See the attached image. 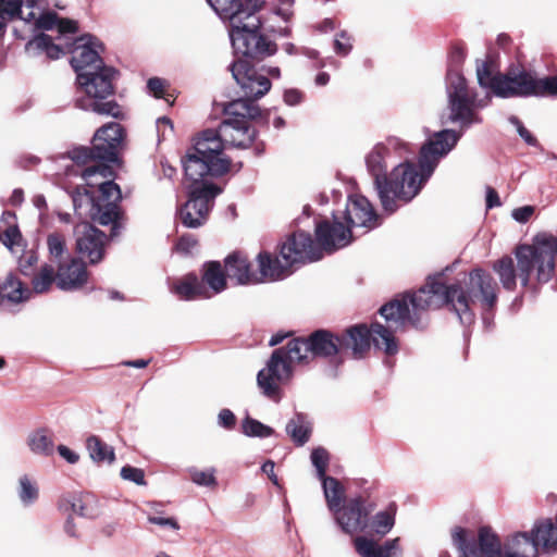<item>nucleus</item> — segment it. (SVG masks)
<instances>
[{
	"mask_svg": "<svg viewBox=\"0 0 557 557\" xmlns=\"http://www.w3.org/2000/svg\"><path fill=\"white\" fill-rule=\"evenodd\" d=\"M57 284V272L52 264L45 263L32 278V294H44Z\"/></svg>",
	"mask_w": 557,
	"mask_h": 557,
	"instance_id": "cd10ccee",
	"label": "nucleus"
},
{
	"mask_svg": "<svg viewBox=\"0 0 557 557\" xmlns=\"http://www.w3.org/2000/svg\"><path fill=\"white\" fill-rule=\"evenodd\" d=\"M277 262L281 267L280 280L290 274L295 264L314 262L323 258L318 242L304 231H296L287 235L285 240L277 246Z\"/></svg>",
	"mask_w": 557,
	"mask_h": 557,
	"instance_id": "9b49d317",
	"label": "nucleus"
},
{
	"mask_svg": "<svg viewBox=\"0 0 557 557\" xmlns=\"http://www.w3.org/2000/svg\"><path fill=\"white\" fill-rule=\"evenodd\" d=\"M500 287L495 277L482 268L469 272L468 281L446 285L441 280L429 277L423 286L416 292L398 294L384 304L379 313L388 323L397 327L412 326L416 330L426 329V312L446 306L455 312L462 325H471L475 321L472 304L479 302L482 319L496 311Z\"/></svg>",
	"mask_w": 557,
	"mask_h": 557,
	"instance_id": "7ed1b4c3",
	"label": "nucleus"
},
{
	"mask_svg": "<svg viewBox=\"0 0 557 557\" xmlns=\"http://www.w3.org/2000/svg\"><path fill=\"white\" fill-rule=\"evenodd\" d=\"M213 10L223 17L246 4L247 0H208Z\"/></svg>",
	"mask_w": 557,
	"mask_h": 557,
	"instance_id": "79ce46f5",
	"label": "nucleus"
},
{
	"mask_svg": "<svg viewBox=\"0 0 557 557\" xmlns=\"http://www.w3.org/2000/svg\"><path fill=\"white\" fill-rule=\"evenodd\" d=\"M47 246H48L51 262H55L57 265H59L60 262H63L66 260V257L69 255H67L65 238L62 234H60V233L49 234L47 237Z\"/></svg>",
	"mask_w": 557,
	"mask_h": 557,
	"instance_id": "f704fd0d",
	"label": "nucleus"
},
{
	"mask_svg": "<svg viewBox=\"0 0 557 557\" xmlns=\"http://www.w3.org/2000/svg\"><path fill=\"white\" fill-rule=\"evenodd\" d=\"M333 512L337 523L346 533L362 531L367 527L369 511L364 507V499L360 496L349 499Z\"/></svg>",
	"mask_w": 557,
	"mask_h": 557,
	"instance_id": "6ab92c4d",
	"label": "nucleus"
},
{
	"mask_svg": "<svg viewBox=\"0 0 557 557\" xmlns=\"http://www.w3.org/2000/svg\"><path fill=\"white\" fill-rule=\"evenodd\" d=\"M543 240H544L546 246L550 247V249L553 250V258L556 260V256H557V238L550 236V237L545 238Z\"/></svg>",
	"mask_w": 557,
	"mask_h": 557,
	"instance_id": "774afa93",
	"label": "nucleus"
},
{
	"mask_svg": "<svg viewBox=\"0 0 557 557\" xmlns=\"http://www.w3.org/2000/svg\"><path fill=\"white\" fill-rule=\"evenodd\" d=\"M67 52L72 54L71 65L77 73V82L88 96L87 104L82 108L101 115L123 119L121 106L110 97L114 96L113 77L116 71L106 66L97 48L103 49L102 44L90 35L85 34L66 44Z\"/></svg>",
	"mask_w": 557,
	"mask_h": 557,
	"instance_id": "423d86ee",
	"label": "nucleus"
},
{
	"mask_svg": "<svg viewBox=\"0 0 557 557\" xmlns=\"http://www.w3.org/2000/svg\"><path fill=\"white\" fill-rule=\"evenodd\" d=\"M510 122L517 126L518 134L523 138V140L533 147L540 146L539 140L535 136L531 134V132L522 124V122L517 117L512 116Z\"/></svg>",
	"mask_w": 557,
	"mask_h": 557,
	"instance_id": "09e8293b",
	"label": "nucleus"
},
{
	"mask_svg": "<svg viewBox=\"0 0 557 557\" xmlns=\"http://www.w3.org/2000/svg\"><path fill=\"white\" fill-rule=\"evenodd\" d=\"M496 96L515 97H554L557 98V75L539 78L522 66H510L495 81Z\"/></svg>",
	"mask_w": 557,
	"mask_h": 557,
	"instance_id": "9d476101",
	"label": "nucleus"
},
{
	"mask_svg": "<svg viewBox=\"0 0 557 557\" xmlns=\"http://www.w3.org/2000/svg\"><path fill=\"white\" fill-rule=\"evenodd\" d=\"M355 549L361 557H394L399 549V539L386 541L383 545H377L373 540L364 536H358L354 541Z\"/></svg>",
	"mask_w": 557,
	"mask_h": 557,
	"instance_id": "5701e85b",
	"label": "nucleus"
},
{
	"mask_svg": "<svg viewBox=\"0 0 557 557\" xmlns=\"http://www.w3.org/2000/svg\"><path fill=\"white\" fill-rule=\"evenodd\" d=\"M258 132L249 122L223 120L218 129L207 128L193 138V145L182 158L185 178L189 182L188 200L180 209L184 226L197 228L209 216L215 197L222 189L211 182L231 171L232 160L224 154L225 147L247 149Z\"/></svg>",
	"mask_w": 557,
	"mask_h": 557,
	"instance_id": "f03ea898",
	"label": "nucleus"
},
{
	"mask_svg": "<svg viewBox=\"0 0 557 557\" xmlns=\"http://www.w3.org/2000/svg\"><path fill=\"white\" fill-rule=\"evenodd\" d=\"M121 476L124 480L132 481L138 485H146L145 481V472L139 468H135L132 466H124L121 469Z\"/></svg>",
	"mask_w": 557,
	"mask_h": 557,
	"instance_id": "49530a36",
	"label": "nucleus"
},
{
	"mask_svg": "<svg viewBox=\"0 0 557 557\" xmlns=\"http://www.w3.org/2000/svg\"><path fill=\"white\" fill-rule=\"evenodd\" d=\"M58 451L60 456L63 457L70 463H76L78 461V455L64 445H60L58 447Z\"/></svg>",
	"mask_w": 557,
	"mask_h": 557,
	"instance_id": "052dcab7",
	"label": "nucleus"
},
{
	"mask_svg": "<svg viewBox=\"0 0 557 557\" xmlns=\"http://www.w3.org/2000/svg\"><path fill=\"white\" fill-rule=\"evenodd\" d=\"M275 463L271 460H268L262 466V471L268 475V478L272 481L273 484L278 485L277 475L274 472Z\"/></svg>",
	"mask_w": 557,
	"mask_h": 557,
	"instance_id": "680f3d73",
	"label": "nucleus"
},
{
	"mask_svg": "<svg viewBox=\"0 0 557 557\" xmlns=\"http://www.w3.org/2000/svg\"><path fill=\"white\" fill-rule=\"evenodd\" d=\"M198 245V239L193 234H183L178 237L175 248L177 251L183 253H189L193 248H195Z\"/></svg>",
	"mask_w": 557,
	"mask_h": 557,
	"instance_id": "de8ad7c7",
	"label": "nucleus"
},
{
	"mask_svg": "<svg viewBox=\"0 0 557 557\" xmlns=\"http://www.w3.org/2000/svg\"><path fill=\"white\" fill-rule=\"evenodd\" d=\"M261 70L263 72H265L269 77L276 78V79L281 78L282 72H281V69L278 66H271V65L270 66H265V65H263L261 67Z\"/></svg>",
	"mask_w": 557,
	"mask_h": 557,
	"instance_id": "338daca9",
	"label": "nucleus"
},
{
	"mask_svg": "<svg viewBox=\"0 0 557 557\" xmlns=\"http://www.w3.org/2000/svg\"><path fill=\"white\" fill-rule=\"evenodd\" d=\"M57 30L60 35L77 34L79 25L75 20L59 16Z\"/></svg>",
	"mask_w": 557,
	"mask_h": 557,
	"instance_id": "8fccbe9b",
	"label": "nucleus"
},
{
	"mask_svg": "<svg viewBox=\"0 0 557 557\" xmlns=\"http://www.w3.org/2000/svg\"><path fill=\"white\" fill-rule=\"evenodd\" d=\"M219 423L221 426L232 430L236 425V417L230 409H222L219 413Z\"/></svg>",
	"mask_w": 557,
	"mask_h": 557,
	"instance_id": "864d4df0",
	"label": "nucleus"
},
{
	"mask_svg": "<svg viewBox=\"0 0 557 557\" xmlns=\"http://www.w3.org/2000/svg\"><path fill=\"white\" fill-rule=\"evenodd\" d=\"M32 290L14 274H9L0 285V302L20 304L30 298Z\"/></svg>",
	"mask_w": 557,
	"mask_h": 557,
	"instance_id": "393cba45",
	"label": "nucleus"
},
{
	"mask_svg": "<svg viewBox=\"0 0 557 557\" xmlns=\"http://www.w3.org/2000/svg\"><path fill=\"white\" fill-rule=\"evenodd\" d=\"M74 235L77 253L87 258L89 264H98L103 260L108 236L102 231L84 221L75 225Z\"/></svg>",
	"mask_w": 557,
	"mask_h": 557,
	"instance_id": "2eb2a0df",
	"label": "nucleus"
},
{
	"mask_svg": "<svg viewBox=\"0 0 557 557\" xmlns=\"http://www.w3.org/2000/svg\"><path fill=\"white\" fill-rule=\"evenodd\" d=\"M286 432L296 445L302 446L309 441L311 430L305 423L304 417L301 414H297L295 419H292L287 423Z\"/></svg>",
	"mask_w": 557,
	"mask_h": 557,
	"instance_id": "72a5a7b5",
	"label": "nucleus"
},
{
	"mask_svg": "<svg viewBox=\"0 0 557 557\" xmlns=\"http://www.w3.org/2000/svg\"><path fill=\"white\" fill-rule=\"evenodd\" d=\"M28 45H35L36 48L45 51L47 57L51 60H57L61 55L69 53L66 45L62 47L54 44L52 37L45 33H40L39 35L35 36V38L30 40Z\"/></svg>",
	"mask_w": 557,
	"mask_h": 557,
	"instance_id": "7c9ffc66",
	"label": "nucleus"
},
{
	"mask_svg": "<svg viewBox=\"0 0 557 557\" xmlns=\"http://www.w3.org/2000/svg\"><path fill=\"white\" fill-rule=\"evenodd\" d=\"M125 135L120 123L110 122L97 129L91 147H77L69 152L72 161L82 168L79 174L86 183L71 194L75 213L100 225H111V237L117 236L123 226L121 188L114 182H94L92 176L106 178L114 174L108 162L117 160Z\"/></svg>",
	"mask_w": 557,
	"mask_h": 557,
	"instance_id": "20e7f679",
	"label": "nucleus"
},
{
	"mask_svg": "<svg viewBox=\"0 0 557 557\" xmlns=\"http://www.w3.org/2000/svg\"><path fill=\"white\" fill-rule=\"evenodd\" d=\"M544 521H553L552 519L537 520L531 532H518L506 545L505 557H537L539 546L542 545L545 549L557 550V545H545L543 540L536 532L537 527Z\"/></svg>",
	"mask_w": 557,
	"mask_h": 557,
	"instance_id": "a211bd4d",
	"label": "nucleus"
},
{
	"mask_svg": "<svg viewBox=\"0 0 557 557\" xmlns=\"http://www.w3.org/2000/svg\"><path fill=\"white\" fill-rule=\"evenodd\" d=\"M311 461L317 469L319 479L326 476L330 455L326 449L318 447L311 453Z\"/></svg>",
	"mask_w": 557,
	"mask_h": 557,
	"instance_id": "ea45409f",
	"label": "nucleus"
},
{
	"mask_svg": "<svg viewBox=\"0 0 557 557\" xmlns=\"http://www.w3.org/2000/svg\"><path fill=\"white\" fill-rule=\"evenodd\" d=\"M149 522L159 525H169L173 529H178V523L174 518L149 517Z\"/></svg>",
	"mask_w": 557,
	"mask_h": 557,
	"instance_id": "e2e57ef3",
	"label": "nucleus"
},
{
	"mask_svg": "<svg viewBox=\"0 0 557 557\" xmlns=\"http://www.w3.org/2000/svg\"><path fill=\"white\" fill-rule=\"evenodd\" d=\"M23 0H0V18L14 20L22 13Z\"/></svg>",
	"mask_w": 557,
	"mask_h": 557,
	"instance_id": "a19ab883",
	"label": "nucleus"
},
{
	"mask_svg": "<svg viewBox=\"0 0 557 557\" xmlns=\"http://www.w3.org/2000/svg\"><path fill=\"white\" fill-rule=\"evenodd\" d=\"M30 450L38 455L50 456L54 451V443L48 430L40 429L28 436Z\"/></svg>",
	"mask_w": 557,
	"mask_h": 557,
	"instance_id": "c85d7f7f",
	"label": "nucleus"
},
{
	"mask_svg": "<svg viewBox=\"0 0 557 557\" xmlns=\"http://www.w3.org/2000/svg\"><path fill=\"white\" fill-rule=\"evenodd\" d=\"M0 240L9 249H12L14 246H18L22 240V234L17 225L7 227L0 235Z\"/></svg>",
	"mask_w": 557,
	"mask_h": 557,
	"instance_id": "c03bdc74",
	"label": "nucleus"
},
{
	"mask_svg": "<svg viewBox=\"0 0 557 557\" xmlns=\"http://www.w3.org/2000/svg\"><path fill=\"white\" fill-rule=\"evenodd\" d=\"M386 324L372 322L356 324L346 329L341 334L330 330L319 329L308 336H299L290 339L286 346L276 348L267 368L257 375L258 386L263 394L274 400L280 398V384L288 381L293 375L294 364H309L315 359H330L343 356L350 351L354 359L363 358L370 350L371 344L375 349L393 357L399 351V339L395 336L397 327L395 323Z\"/></svg>",
	"mask_w": 557,
	"mask_h": 557,
	"instance_id": "f257e3e1",
	"label": "nucleus"
},
{
	"mask_svg": "<svg viewBox=\"0 0 557 557\" xmlns=\"http://www.w3.org/2000/svg\"><path fill=\"white\" fill-rule=\"evenodd\" d=\"M513 253L518 261V275L522 287L537 292L541 285L554 277L556 261L553 258V250L544 240H537L533 245H518Z\"/></svg>",
	"mask_w": 557,
	"mask_h": 557,
	"instance_id": "6e6552de",
	"label": "nucleus"
},
{
	"mask_svg": "<svg viewBox=\"0 0 557 557\" xmlns=\"http://www.w3.org/2000/svg\"><path fill=\"white\" fill-rule=\"evenodd\" d=\"M377 220L379 215L364 196L350 198V202L345 212V221L350 228L356 226L373 228L377 225Z\"/></svg>",
	"mask_w": 557,
	"mask_h": 557,
	"instance_id": "aec40b11",
	"label": "nucleus"
},
{
	"mask_svg": "<svg viewBox=\"0 0 557 557\" xmlns=\"http://www.w3.org/2000/svg\"><path fill=\"white\" fill-rule=\"evenodd\" d=\"M18 496L23 504L29 505L35 503L39 497V490L27 475L20 479Z\"/></svg>",
	"mask_w": 557,
	"mask_h": 557,
	"instance_id": "4c0bfd02",
	"label": "nucleus"
},
{
	"mask_svg": "<svg viewBox=\"0 0 557 557\" xmlns=\"http://www.w3.org/2000/svg\"><path fill=\"white\" fill-rule=\"evenodd\" d=\"M170 290L181 300H196L210 298V292L198 275L194 272L174 280L170 285Z\"/></svg>",
	"mask_w": 557,
	"mask_h": 557,
	"instance_id": "412c9836",
	"label": "nucleus"
},
{
	"mask_svg": "<svg viewBox=\"0 0 557 557\" xmlns=\"http://www.w3.org/2000/svg\"><path fill=\"white\" fill-rule=\"evenodd\" d=\"M458 140L459 135L455 131H441L421 147L418 166L412 162L400 163L389 174L386 172L385 163L388 148L383 144L375 145L367 156L366 162L383 210L394 213L399 208V202L411 201L433 174L440 159L446 156Z\"/></svg>",
	"mask_w": 557,
	"mask_h": 557,
	"instance_id": "39448f33",
	"label": "nucleus"
},
{
	"mask_svg": "<svg viewBox=\"0 0 557 557\" xmlns=\"http://www.w3.org/2000/svg\"><path fill=\"white\" fill-rule=\"evenodd\" d=\"M37 256L32 253L28 257L21 259L20 270L24 275H29L33 267L37 263Z\"/></svg>",
	"mask_w": 557,
	"mask_h": 557,
	"instance_id": "13d9d810",
	"label": "nucleus"
},
{
	"mask_svg": "<svg viewBox=\"0 0 557 557\" xmlns=\"http://www.w3.org/2000/svg\"><path fill=\"white\" fill-rule=\"evenodd\" d=\"M451 537L460 557H503L500 540L491 527H481L476 535L456 527Z\"/></svg>",
	"mask_w": 557,
	"mask_h": 557,
	"instance_id": "f8f14e48",
	"label": "nucleus"
},
{
	"mask_svg": "<svg viewBox=\"0 0 557 557\" xmlns=\"http://www.w3.org/2000/svg\"><path fill=\"white\" fill-rule=\"evenodd\" d=\"M447 92L453 122H460L462 126L481 122V117L476 115L473 109L475 94L469 89L467 81L461 74L449 75Z\"/></svg>",
	"mask_w": 557,
	"mask_h": 557,
	"instance_id": "ddd939ff",
	"label": "nucleus"
},
{
	"mask_svg": "<svg viewBox=\"0 0 557 557\" xmlns=\"http://www.w3.org/2000/svg\"><path fill=\"white\" fill-rule=\"evenodd\" d=\"M224 120H237L238 122H249L261 115V109L256 100L249 97H240L232 100L224 106Z\"/></svg>",
	"mask_w": 557,
	"mask_h": 557,
	"instance_id": "4be33fe9",
	"label": "nucleus"
},
{
	"mask_svg": "<svg viewBox=\"0 0 557 557\" xmlns=\"http://www.w3.org/2000/svg\"><path fill=\"white\" fill-rule=\"evenodd\" d=\"M257 268H253L248 255L242 250L228 253L224 259V268L230 280L237 285H256L280 280L281 267L275 255L268 250L260 251L257 257Z\"/></svg>",
	"mask_w": 557,
	"mask_h": 557,
	"instance_id": "1a4fd4ad",
	"label": "nucleus"
},
{
	"mask_svg": "<svg viewBox=\"0 0 557 557\" xmlns=\"http://www.w3.org/2000/svg\"><path fill=\"white\" fill-rule=\"evenodd\" d=\"M320 480H322L324 496L330 510L334 511L335 509H338L345 497L343 485L333 476L326 475Z\"/></svg>",
	"mask_w": 557,
	"mask_h": 557,
	"instance_id": "bb28decb",
	"label": "nucleus"
},
{
	"mask_svg": "<svg viewBox=\"0 0 557 557\" xmlns=\"http://www.w3.org/2000/svg\"><path fill=\"white\" fill-rule=\"evenodd\" d=\"M57 287L64 292L82 289L89 280L87 264L81 258L67 256L57 265Z\"/></svg>",
	"mask_w": 557,
	"mask_h": 557,
	"instance_id": "f3484780",
	"label": "nucleus"
},
{
	"mask_svg": "<svg viewBox=\"0 0 557 557\" xmlns=\"http://www.w3.org/2000/svg\"><path fill=\"white\" fill-rule=\"evenodd\" d=\"M173 123L166 116H161L157 120V131L159 140H164L166 136V129L173 132Z\"/></svg>",
	"mask_w": 557,
	"mask_h": 557,
	"instance_id": "6e6d98bb",
	"label": "nucleus"
},
{
	"mask_svg": "<svg viewBox=\"0 0 557 557\" xmlns=\"http://www.w3.org/2000/svg\"><path fill=\"white\" fill-rule=\"evenodd\" d=\"M500 73L493 74L492 66L488 62H483L478 66L476 75L478 82L482 87L491 89L496 95L495 81L499 77Z\"/></svg>",
	"mask_w": 557,
	"mask_h": 557,
	"instance_id": "58836bf2",
	"label": "nucleus"
},
{
	"mask_svg": "<svg viewBox=\"0 0 557 557\" xmlns=\"http://www.w3.org/2000/svg\"><path fill=\"white\" fill-rule=\"evenodd\" d=\"M314 234L321 251L327 253L346 247L352 240V232L347 223L327 219L315 222Z\"/></svg>",
	"mask_w": 557,
	"mask_h": 557,
	"instance_id": "dca6fc26",
	"label": "nucleus"
},
{
	"mask_svg": "<svg viewBox=\"0 0 557 557\" xmlns=\"http://www.w3.org/2000/svg\"><path fill=\"white\" fill-rule=\"evenodd\" d=\"M466 57L465 47L461 42H455L450 47V58L456 63H461Z\"/></svg>",
	"mask_w": 557,
	"mask_h": 557,
	"instance_id": "bf43d9fd",
	"label": "nucleus"
},
{
	"mask_svg": "<svg viewBox=\"0 0 557 557\" xmlns=\"http://www.w3.org/2000/svg\"><path fill=\"white\" fill-rule=\"evenodd\" d=\"M534 213V208L532 206H524L513 210L512 216L516 221L520 223H525Z\"/></svg>",
	"mask_w": 557,
	"mask_h": 557,
	"instance_id": "4d7b16f0",
	"label": "nucleus"
},
{
	"mask_svg": "<svg viewBox=\"0 0 557 557\" xmlns=\"http://www.w3.org/2000/svg\"><path fill=\"white\" fill-rule=\"evenodd\" d=\"M396 510V505L392 503L386 510L377 512L372 521V530L381 536L387 534L395 524Z\"/></svg>",
	"mask_w": 557,
	"mask_h": 557,
	"instance_id": "473e14b6",
	"label": "nucleus"
},
{
	"mask_svg": "<svg viewBox=\"0 0 557 557\" xmlns=\"http://www.w3.org/2000/svg\"><path fill=\"white\" fill-rule=\"evenodd\" d=\"M305 94L297 88L285 89L283 94L284 102L290 107L300 104L305 100Z\"/></svg>",
	"mask_w": 557,
	"mask_h": 557,
	"instance_id": "603ef678",
	"label": "nucleus"
},
{
	"mask_svg": "<svg viewBox=\"0 0 557 557\" xmlns=\"http://www.w3.org/2000/svg\"><path fill=\"white\" fill-rule=\"evenodd\" d=\"M493 271L498 275L502 286L508 290L513 292L517 287L518 264L510 256H503L492 263Z\"/></svg>",
	"mask_w": 557,
	"mask_h": 557,
	"instance_id": "a878e982",
	"label": "nucleus"
},
{
	"mask_svg": "<svg viewBox=\"0 0 557 557\" xmlns=\"http://www.w3.org/2000/svg\"><path fill=\"white\" fill-rule=\"evenodd\" d=\"M242 431L250 437H269L274 434V430L260 421L247 416L242 422Z\"/></svg>",
	"mask_w": 557,
	"mask_h": 557,
	"instance_id": "c9c22d12",
	"label": "nucleus"
},
{
	"mask_svg": "<svg viewBox=\"0 0 557 557\" xmlns=\"http://www.w3.org/2000/svg\"><path fill=\"white\" fill-rule=\"evenodd\" d=\"M59 14L55 11H47L40 14L36 22L35 27L37 29L51 30L57 29Z\"/></svg>",
	"mask_w": 557,
	"mask_h": 557,
	"instance_id": "a18cd8bd",
	"label": "nucleus"
},
{
	"mask_svg": "<svg viewBox=\"0 0 557 557\" xmlns=\"http://www.w3.org/2000/svg\"><path fill=\"white\" fill-rule=\"evenodd\" d=\"M58 509L63 513L72 515L74 507H77V502H75L74 496H62L58 500Z\"/></svg>",
	"mask_w": 557,
	"mask_h": 557,
	"instance_id": "5fc2aeb1",
	"label": "nucleus"
},
{
	"mask_svg": "<svg viewBox=\"0 0 557 557\" xmlns=\"http://www.w3.org/2000/svg\"><path fill=\"white\" fill-rule=\"evenodd\" d=\"M64 531L71 537H77L78 536L77 530H76V525L74 523L72 515H69L66 520H65Z\"/></svg>",
	"mask_w": 557,
	"mask_h": 557,
	"instance_id": "69168bd1",
	"label": "nucleus"
},
{
	"mask_svg": "<svg viewBox=\"0 0 557 557\" xmlns=\"http://www.w3.org/2000/svg\"><path fill=\"white\" fill-rule=\"evenodd\" d=\"M169 84L165 79L160 77L149 78L147 82V88L149 92L156 98L164 99L169 104H173L175 98L172 94L166 92Z\"/></svg>",
	"mask_w": 557,
	"mask_h": 557,
	"instance_id": "e433bc0d",
	"label": "nucleus"
},
{
	"mask_svg": "<svg viewBox=\"0 0 557 557\" xmlns=\"http://www.w3.org/2000/svg\"><path fill=\"white\" fill-rule=\"evenodd\" d=\"M90 458L96 462H113L115 454L112 447L102 442L98 436L91 435L86 441Z\"/></svg>",
	"mask_w": 557,
	"mask_h": 557,
	"instance_id": "c756f323",
	"label": "nucleus"
},
{
	"mask_svg": "<svg viewBox=\"0 0 557 557\" xmlns=\"http://www.w3.org/2000/svg\"><path fill=\"white\" fill-rule=\"evenodd\" d=\"M191 480L194 483L203 486L216 485V480L213 472L208 471H194L191 473Z\"/></svg>",
	"mask_w": 557,
	"mask_h": 557,
	"instance_id": "3c124183",
	"label": "nucleus"
},
{
	"mask_svg": "<svg viewBox=\"0 0 557 557\" xmlns=\"http://www.w3.org/2000/svg\"><path fill=\"white\" fill-rule=\"evenodd\" d=\"M230 71L244 97L257 101L265 96L272 87L270 78L259 74L255 65L247 60H234L230 65Z\"/></svg>",
	"mask_w": 557,
	"mask_h": 557,
	"instance_id": "4468645a",
	"label": "nucleus"
},
{
	"mask_svg": "<svg viewBox=\"0 0 557 557\" xmlns=\"http://www.w3.org/2000/svg\"><path fill=\"white\" fill-rule=\"evenodd\" d=\"M77 507H74L73 513L88 519H95L100 515L97 500L94 495L89 493H81L75 495Z\"/></svg>",
	"mask_w": 557,
	"mask_h": 557,
	"instance_id": "2f4dec72",
	"label": "nucleus"
},
{
	"mask_svg": "<svg viewBox=\"0 0 557 557\" xmlns=\"http://www.w3.org/2000/svg\"><path fill=\"white\" fill-rule=\"evenodd\" d=\"M486 206L487 208L500 206L498 193L492 187H487L486 190Z\"/></svg>",
	"mask_w": 557,
	"mask_h": 557,
	"instance_id": "0e129e2a",
	"label": "nucleus"
},
{
	"mask_svg": "<svg viewBox=\"0 0 557 557\" xmlns=\"http://www.w3.org/2000/svg\"><path fill=\"white\" fill-rule=\"evenodd\" d=\"M226 269L220 261H207L202 265L200 281L207 286L211 297L227 287Z\"/></svg>",
	"mask_w": 557,
	"mask_h": 557,
	"instance_id": "b1692460",
	"label": "nucleus"
},
{
	"mask_svg": "<svg viewBox=\"0 0 557 557\" xmlns=\"http://www.w3.org/2000/svg\"><path fill=\"white\" fill-rule=\"evenodd\" d=\"M265 4L264 0H247L242 5L224 15L222 18L230 23V37L238 59L251 62H261L274 55L277 44L261 33L263 21L259 12Z\"/></svg>",
	"mask_w": 557,
	"mask_h": 557,
	"instance_id": "0eeeda50",
	"label": "nucleus"
},
{
	"mask_svg": "<svg viewBox=\"0 0 557 557\" xmlns=\"http://www.w3.org/2000/svg\"><path fill=\"white\" fill-rule=\"evenodd\" d=\"M352 37L346 32L342 30L336 35L334 40V51L339 57H346L352 50Z\"/></svg>",
	"mask_w": 557,
	"mask_h": 557,
	"instance_id": "37998d69",
	"label": "nucleus"
}]
</instances>
